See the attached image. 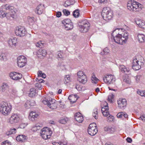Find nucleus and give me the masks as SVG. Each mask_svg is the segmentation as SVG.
<instances>
[{
    "instance_id": "1",
    "label": "nucleus",
    "mask_w": 145,
    "mask_h": 145,
    "mask_svg": "<svg viewBox=\"0 0 145 145\" xmlns=\"http://www.w3.org/2000/svg\"><path fill=\"white\" fill-rule=\"evenodd\" d=\"M114 41L118 44H123L125 43L128 39V33L122 29H118L112 33Z\"/></svg>"
},
{
    "instance_id": "2",
    "label": "nucleus",
    "mask_w": 145,
    "mask_h": 145,
    "mask_svg": "<svg viewBox=\"0 0 145 145\" xmlns=\"http://www.w3.org/2000/svg\"><path fill=\"white\" fill-rule=\"evenodd\" d=\"M127 7L129 10L135 12L139 11L140 8L143 7L142 5L134 0L129 1L127 4Z\"/></svg>"
},
{
    "instance_id": "3",
    "label": "nucleus",
    "mask_w": 145,
    "mask_h": 145,
    "mask_svg": "<svg viewBox=\"0 0 145 145\" xmlns=\"http://www.w3.org/2000/svg\"><path fill=\"white\" fill-rule=\"evenodd\" d=\"M12 108L10 103H3L0 106V112L4 116H7L10 114Z\"/></svg>"
},
{
    "instance_id": "4",
    "label": "nucleus",
    "mask_w": 145,
    "mask_h": 145,
    "mask_svg": "<svg viewBox=\"0 0 145 145\" xmlns=\"http://www.w3.org/2000/svg\"><path fill=\"white\" fill-rule=\"evenodd\" d=\"M101 111L103 115L104 116L107 117V121L108 122L112 121H114V118L113 116L109 115V113L108 111V104L106 102L104 101L101 104Z\"/></svg>"
},
{
    "instance_id": "5",
    "label": "nucleus",
    "mask_w": 145,
    "mask_h": 145,
    "mask_svg": "<svg viewBox=\"0 0 145 145\" xmlns=\"http://www.w3.org/2000/svg\"><path fill=\"white\" fill-rule=\"evenodd\" d=\"M144 61V58L141 56L134 59L132 63L133 69L135 71L139 70L141 68V66L143 65Z\"/></svg>"
},
{
    "instance_id": "6",
    "label": "nucleus",
    "mask_w": 145,
    "mask_h": 145,
    "mask_svg": "<svg viewBox=\"0 0 145 145\" xmlns=\"http://www.w3.org/2000/svg\"><path fill=\"white\" fill-rule=\"evenodd\" d=\"M42 102L44 104L47 105L52 109H55L57 107V104L56 101L51 97H47L45 98Z\"/></svg>"
},
{
    "instance_id": "7",
    "label": "nucleus",
    "mask_w": 145,
    "mask_h": 145,
    "mask_svg": "<svg viewBox=\"0 0 145 145\" xmlns=\"http://www.w3.org/2000/svg\"><path fill=\"white\" fill-rule=\"evenodd\" d=\"M102 15L104 20L108 21L112 18L113 12L110 8L105 7L103 10Z\"/></svg>"
},
{
    "instance_id": "8",
    "label": "nucleus",
    "mask_w": 145,
    "mask_h": 145,
    "mask_svg": "<svg viewBox=\"0 0 145 145\" xmlns=\"http://www.w3.org/2000/svg\"><path fill=\"white\" fill-rule=\"evenodd\" d=\"M40 133L41 137L45 140H46L50 138L52 131L50 128L45 127L41 129Z\"/></svg>"
},
{
    "instance_id": "9",
    "label": "nucleus",
    "mask_w": 145,
    "mask_h": 145,
    "mask_svg": "<svg viewBox=\"0 0 145 145\" xmlns=\"http://www.w3.org/2000/svg\"><path fill=\"white\" fill-rule=\"evenodd\" d=\"M104 82L108 84H114L116 81V79L114 76L110 74L105 75L103 77Z\"/></svg>"
},
{
    "instance_id": "10",
    "label": "nucleus",
    "mask_w": 145,
    "mask_h": 145,
    "mask_svg": "<svg viewBox=\"0 0 145 145\" xmlns=\"http://www.w3.org/2000/svg\"><path fill=\"white\" fill-rule=\"evenodd\" d=\"M19 116L16 114H12L7 120V122L11 125L18 123L20 121Z\"/></svg>"
},
{
    "instance_id": "11",
    "label": "nucleus",
    "mask_w": 145,
    "mask_h": 145,
    "mask_svg": "<svg viewBox=\"0 0 145 145\" xmlns=\"http://www.w3.org/2000/svg\"><path fill=\"white\" fill-rule=\"evenodd\" d=\"M64 25L65 29L66 30H71L73 28V25L71 20L69 19H65L62 21Z\"/></svg>"
},
{
    "instance_id": "12",
    "label": "nucleus",
    "mask_w": 145,
    "mask_h": 145,
    "mask_svg": "<svg viewBox=\"0 0 145 145\" xmlns=\"http://www.w3.org/2000/svg\"><path fill=\"white\" fill-rule=\"evenodd\" d=\"M96 127L97 125L95 123H93L90 124L88 129V134L91 136L95 135L97 132Z\"/></svg>"
},
{
    "instance_id": "13",
    "label": "nucleus",
    "mask_w": 145,
    "mask_h": 145,
    "mask_svg": "<svg viewBox=\"0 0 145 145\" xmlns=\"http://www.w3.org/2000/svg\"><path fill=\"white\" fill-rule=\"evenodd\" d=\"M17 63L18 67H23L26 64V58L23 56H20L17 58Z\"/></svg>"
},
{
    "instance_id": "14",
    "label": "nucleus",
    "mask_w": 145,
    "mask_h": 145,
    "mask_svg": "<svg viewBox=\"0 0 145 145\" xmlns=\"http://www.w3.org/2000/svg\"><path fill=\"white\" fill-rule=\"evenodd\" d=\"M26 33V30L24 27L19 26L16 27L15 33L17 35L20 37H23Z\"/></svg>"
},
{
    "instance_id": "15",
    "label": "nucleus",
    "mask_w": 145,
    "mask_h": 145,
    "mask_svg": "<svg viewBox=\"0 0 145 145\" xmlns=\"http://www.w3.org/2000/svg\"><path fill=\"white\" fill-rule=\"evenodd\" d=\"M89 24L87 21H82V24L80 26V31L83 33L87 32L89 30Z\"/></svg>"
},
{
    "instance_id": "16",
    "label": "nucleus",
    "mask_w": 145,
    "mask_h": 145,
    "mask_svg": "<svg viewBox=\"0 0 145 145\" xmlns=\"http://www.w3.org/2000/svg\"><path fill=\"white\" fill-rule=\"evenodd\" d=\"M9 76L12 79L15 80L20 79L22 78L21 74L16 72H12L10 73Z\"/></svg>"
},
{
    "instance_id": "17",
    "label": "nucleus",
    "mask_w": 145,
    "mask_h": 145,
    "mask_svg": "<svg viewBox=\"0 0 145 145\" xmlns=\"http://www.w3.org/2000/svg\"><path fill=\"white\" fill-rule=\"evenodd\" d=\"M47 54L46 50L44 49H40L38 50L36 53L38 57L40 58H43Z\"/></svg>"
},
{
    "instance_id": "18",
    "label": "nucleus",
    "mask_w": 145,
    "mask_h": 145,
    "mask_svg": "<svg viewBox=\"0 0 145 145\" xmlns=\"http://www.w3.org/2000/svg\"><path fill=\"white\" fill-rule=\"evenodd\" d=\"M118 107L121 109H123L127 105V101L125 99H120L117 101Z\"/></svg>"
},
{
    "instance_id": "19",
    "label": "nucleus",
    "mask_w": 145,
    "mask_h": 145,
    "mask_svg": "<svg viewBox=\"0 0 145 145\" xmlns=\"http://www.w3.org/2000/svg\"><path fill=\"white\" fill-rule=\"evenodd\" d=\"M17 43V39L16 38H10L8 41V44L12 47H16Z\"/></svg>"
},
{
    "instance_id": "20",
    "label": "nucleus",
    "mask_w": 145,
    "mask_h": 145,
    "mask_svg": "<svg viewBox=\"0 0 145 145\" xmlns=\"http://www.w3.org/2000/svg\"><path fill=\"white\" fill-rule=\"evenodd\" d=\"M44 9V5H40L36 7L35 12L36 13L40 15L43 12Z\"/></svg>"
},
{
    "instance_id": "21",
    "label": "nucleus",
    "mask_w": 145,
    "mask_h": 145,
    "mask_svg": "<svg viewBox=\"0 0 145 145\" xmlns=\"http://www.w3.org/2000/svg\"><path fill=\"white\" fill-rule=\"evenodd\" d=\"M75 119L77 121L81 123L84 120V118L82 114L80 112L76 113L75 115Z\"/></svg>"
},
{
    "instance_id": "22",
    "label": "nucleus",
    "mask_w": 145,
    "mask_h": 145,
    "mask_svg": "<svg viewBox=\"0 0 145 145\" xmlns=\"http://www.w3.org/2000/svg\"><path fill=\"white\" fill-rule=\"evenodd\" d=\"M15 13H13V12H9L6 13V17L8 20L10 19L11 17L13 19H15L16 18V15L15 12L14 11Z\"/></svg>"
},
{
    "instance_id": "23",
    "label": "nucleus",
    "mask_w": 145,
    "mask_h": 145,
    "mask_svg": "<svg viewBox=\"0 0 145 145\" xmlns=\"http://www.w3.org/2000/svg\"><path fill=\"white\" fill-rule=\"evenodd\" d=\"M39 116V114L35 112H31L29 115V118L32 121H34L35 118H37Z\"/></svg>"
},
{
    "instance_id": "24",
    "label": "nucleus",
    "mask_w": 145,
    "mask_h": 145,
    "mask_svg": "<svg viewBox=\"0 0 145 145\" xmlns=\"http://www.w3.org/2000/svg\"><path fill=\"white\" fill-rule=\"evenodd\" d=\"M138 26L142 28H145V23L144 22L141 20H137L135 21Z\"/></svg>"
},
{
    "instance_id": "25",
    "label": "nucleus",
    "mask_w": 145,
    "mask_h": 145,
    "mask_svg": "<svg viewBox=\"0 0 145 145\" xmlns=\"http://www.w3.org/2000/svg\"><path fill=\"white\" fill-rule=\"evenodd\" d=\"M104 130L105 131L113 133L116 131V128L115 127L108 126L105 127Z\"/></svg>"
},
{
    "instance_id": "26",
    "label": "nucleus",
    "mask_w": 145,
    "mask_h": 145,
    "mask_svg": "<svg viewBox=\"0 0 145 145\" xmlns=\"http://www.w3.org/2000/svg\"><path fill=\"white\" fill-rule=\"evenodd\" d=\"M137 39L140 43L144 42L145 40V35L142 34H138L137 35Z\"/></svg>"
},
{
    "instance_id": "27",
    "label": "nucleus",
    "mask_w": 145,
    "mask_h": 145,
    "mask_svg": "<svg viewBox=\"0 0 145 145\" xmlns=\"http://www.w3.org/2000/svg\"><path fill=\"white\" fill-rule=\"evenodd\" d=\"M16 133V129L15 128H11L10 130L6 132L5 135L6 136H9L12 134H15Z\"/></svg>"
},
{
    "instance_id": "28",
    "label": "nucleus",
    "mask_w": 145,
    "mask_h": 145,
    "mask_svg": "<svg viewBox=\"0 0 145 145\" xmlns=\"http://www.w3.org/2000/svg\"><path fill=\"white\" fill-rule=\"evenodd\" d=\"M120 68L121 71L124 73H127L130 71L129 68L123 65H120Z\"/></svg>"
},
{
    "instance_id": "29",
    "label": "nucleus",
    "mask_w": 145,
    "mask_h": 145,
    "mask_svg": "<svg viewBox=\"0 0 145 145\" xmlns=\"http://www.w3.org/2000/svg\"><path fill=\"white\" fill-rule=\"evenodd\" d=\"M69 99L71 103H73L76 102L78 97L76 95H72L69 96Z\"/></svg>"
},
{
    "instance_id": "30",
    "label": "nucleus",
    "mask_w": 145,
    "mask_h": 145,
    "mask_svg": "<svg viewBox=\"0 0 145 145\" xmlns=\"http://www.w3.org/2000/svg\"><path fill=\"white\" fill-rule=\"evenodd\" d=\"M26 139V137L23 135H19L16 138V140L18 142H22Z\"/></svg>"
},
{
    "instance_id": "31",
    "label": "nucleus",
    "mask_w": 145,
    "mask_h": 145,
    "mask_svg": "<svg viewBox=\"0 0 145 145\" xmlns=\"http://www.w3.org/2000/svg\"><path fill=\"white\" fill-rule=\"evenodd\" d=\"M36 94V92L35 89L33 88H31L29 93V97H33L35 96Z\"/></svg>"
},
{
    "instance_id": "32",
    "label": "nucleus",
    "mask_w": 145,
    "mask_h": 145,
    "mask_svg": "<svg viewBox=\"0 0 145 145\" xmlns=\"http://www.w3.org/2000/svg\"><path fill=\"white\" fill-rule=\"evenodd\" d=\"M78 80L80 82L83 84H84L86 83L87 81V76L86 75L85 76V77L84 76L80 78H78Z\"/></svg>"
},
{
    "instance_id": "33",
    "label": "nucleus",
    "mask_w": 145,
    "mask_h": 145,
    "mask_svg": "<svg viewBox=\"0 0 145 145\" xmlns=\"http://www.w3.org/2000/svg\"><path fill=\"white\" fill-rule=\"evenodd\" d=\"M8 87V85L7 84L3 83L0 88V90L1 91H4Z\"/></svg>"
},
{
    "instance_id": "34",
    "label": "nucleus",
    "mask_w": 145,
    "mask_h": 145,
    "mask_svg": "<svg viewBox=\"0 0 145 145\" xmlns=\"http://www.w3.org/2000/svg\"><path fill=\"white\" fill-rule=\"evenodd\" d=\"M117 116L118 118H122L123 117L127 118L128 117V115L122 112L118 113Z\"/></svg>"
},
{
    "instance_id": "35",
    "label": "nucleus",
    "mask_w": 145,
    "mask_h": 145,
    "mask_svg": "<svg viewBox=\"0 0 145 145\" xmlns=\"http://www.w3.org/2000/svg\"><path fill=\"white\" fill-rule=\"evenodd\" d=\"M3 7L6 10H13L14 8V7L13 6L7 4H5Z\"/></svg>"
},
{
    "instance_id": "36",
    "label": "nucleus",
    "mask_w": 145,
    "mask_h": 145,
    "mask_svg": "<svg viewBox=\"0 0 145 145\" xmlns=\"http://www.w3.org/2000/svg\"><path fill=\"white\" fill-rule=\"evenodd\" d=\"M123 81L129 84L131 83V80L129 77L127 75H125Z\"/></svg>"
},
{
    "instance_id": "37",
    "label": "nucleus",
    "mask_w": 145,
    "mask_h": 145,
    "mask_svg": "<svg viewBox=\"0 0 145 145\" xmlns=\"http://www.w3.org/2000/svg\"><path fill=\"white\" fill-rule=\"evenodd\" d=\"M98 80V79L96 78L95 74L92 75L91 78V80L93 83L96 84Z\"/></svg>"
},
{
    "instance_id": "38",
    "label": "nucleus",
    "mask_w": 145,
    "mask_h": 145,
    "mask_svg": "<svg viewBox=\"0 0 145 145\" xmlns=\"http://www.w3.org/2000/svg\"><path fill=\"white\" fill-rule=\"evenodd\" d=\"M78 78H80L83 76L85 77L86 75L85 72L82 71H79L77 72Z\"/></svg>"
},
{
    "instance_id": "39",
    "label": "nucleus",
    "mask_w": 145,
    "mask_h": 145,
    "mask_svg": "<svg viewBox=\"0 0 145 145\" xmlns=\"http://www.w3.org/2000/svg\"><path fill=\"white\" fill-rule=\"evenodd\" d=\"M137 93L142 97H145V90H138L137 91Z\"/></svg>"
},
{
    "instance_id": "40",
    "label": "nucleus",
    "mask_w": 145,
    "mask_h": 145,
    "mask_svg": "<svg viewBox=\"0 0 145 145\" xmlns=\"http://www.w3.org/2000/svg\"><path fill=\"white\" fill-rule=\"evenodd\" d=\"M75 88L79 91L84 90L85 89L84 87L79 84L76 85L75 87Z\"/></svg>"
},
{
    "instance_id": "41",
    "label": "nucleus",
    "mask_w": 145,
    "mask_h": 145,
    "mask_svg": "<svg viewBox=\"0 0 145 145\" xmlns=\"http://www.w3.org/2000/svg\"><path fill=\"white\" fill-rule=\"evenodd\" d=\"M38 77H41L43 78H45L46 77V75L44 73H42L41 71H39L37 73Z\"/></svg>"
},
{
    "instance_id": "42",
    "label": "nucleus",
    "mask_w": 145,
    "mask_h": 145,
    "mask_svg": "<svg viewBox=\"0 0 145 145\" xmlns=\"http://www.w3.org/2000/svg\"><path fill=\"white\" fill-rule=\"evenodd\" d=\"M44 44V42L43 41H39L36 43V45L37 47H41L43 46Z\"/></svg>"
},
{
    "instance_id": "43",
    "label": "nucleus",
    "mask_w": 145,
    "mask_h": 145,
    "mask_svg": "<svg viewBox=\"0 0 145 145\" xmlns=\"http://www.w3.org/2000/svg\"><path fill=\"white\" fill-rule=\"evenodd\" d=\"M52 144L54 145H66L67 143L66 142H52Z\"/></svg>"
},
{
    "instance_id": "44",
    "label": "nucleus",
    "mask_w": 145,
    "mask_h": 145,
    "mask_svg": "<svg viewBox=\"0 0 145 145\" xmlns=\"http://www.w3.org/2000/svg\"><path fill=\"white\" fill-rule=\"evenodd\" d=\"M79 15V11L77 9L73 12V15L74 17L77 18L78 17Z\"/></svg>"
},
{
    "instance_id": "45",
    "label": "nucleus",
    "mask_w": 145,
    "mask_h": 145,
    "mask_svg": "<svg viewBox=\"0 0 145 145\" xmlns=\"http://www.w3.org/2000/svg\"><path fill=\"white\" fill-rule=\"evenodd\" d=\"M65 82L66 83L69 82L71 81V78L69 75H66L65 77Z\"/></svg>"
},
{
    "instance_id": "46",
    "label": "nucleus",
    "mask_w": 145,
    "mask_h": 145,
    "mask_svg": "<svg viewBox=\"0 0 145 145\" xmlns=\"http://www.w3.org/2000/svg\"><path fill=\"white\" fill-rule=\"evenodd\" d=\"M27 18L28 22L29 24L33 23L34 22V18L33 17L28 16Z\"/></svg>"
},
{
    "instance_id": "47",
    "label": "nucleus",
    "mask_w": 145,
    "mask_h": 145,
    "mask_svg": "<svg viewBox=\"0 0 145 145\" xmlns=\"http://www.w3.org/2000/svg\"><path fill=\"white\" fill-rule=\"evenodd\" d=\"M0 58L1 60H6L7 59L6 55L4 53H2L0 54Z\"/></svg>"
},
{
    "instance_id": "48",
    "label": "nucleus",
    "mask_w": 145,
    "mask_h": 145,
    "mask_svg": "<svg viewBox=\"0 0 145 145\" xmlns=\"http://www.w3.org/2000/svg\"><path fill=\"white\" fill-rule=\"evenodd\" d=\"M141 78V75H137L135 77V82L137 83H138L140 81V79Z\"/></svg>"
},
{
    "instance_id": "49",
    "label": "nucleus",
    "mask_w": 145,
    "mask_h": 145,
    "mask_svg": "<svg viewBox=\"0 0 145 145\" xmlns=\"http://www.w3.org/2000/svg\"><path fill=\"white\" fill-rule=\"evenodd\" d=\"M35 87L36 89L39 90L41 89L42 88V85L40 83H36L35 84Z\"/></svg>"
},
{
    "instance_id": "50",
    "label": "nucleus",
    "mask_w": 145,
    "mask_h": 145,
    "mask_svg": "<svg viewBox=\"0 0 145 145\" xmlns=\"http://www.w3.org/2000/svg\"><path fill=\"white\" fill-rule=\"evenodd\" d=\"M103 52L104 54L107 55L109 54L110 52V50L108 48L106 47L103 49Z\"/></svg>"
},
{
    "instance_id": "51",
    "label": "nucleus",
    "mask_w": 145,
    "mask_h": 145,
    "mask_svg": "<svg viewBox=\"0 0 145 145\" xmlns=\"http://www.w3.org/2000/svg\"><path fill=\"white\" fill-rule=\"evenodd\" d=\"M40 127L38 124H36L35 126L33 127L32 129L33 131H36L39 130L40 129Z\"/></svg>"
},
{
    "instance_id": "52",
    "label": "nucleus",
    "mask_w": 145,
    "mask_h": 145,
    "mask_svg": "<svg viewBox=\"0 0 145 145\" xmlns=\"http://www.w3.org/2000/svg\"><path fill=\"white\" fill-rule=\"evenodd\" d=\"M6 17V13L3 10L0 11V18H3Z\"/></svg>"
},
{
    "instance_id": "53",
    "label": "nucleus",
    "mask_w": 145,
    "mask_h": 145,
    "mask_svg": "<svg viewBox=\"0 0 145 145\" xmlns=\"http://www.w3.org/2000/svg\"><path fill=\"white\" fill-rule=\"evenodd\" d=\"M29 103V106H34L35 105V102L33 100L28 101V102L27 103Z\"/></svg>"
},
{
    "instance_id": "54",
    "label": "nucleus",
    "mask_w": 145,
    "mask_h": 145,
    "mask_svg": "<svg viewBox=\"0 0 145 145\" xmlns=\"http://www.w3.org/2000/svg\"><path fill=\"white\" fill-rule=\"evenodd\" d=\"M93 116L95 119H97L98 117V112L96 110L94 111L93 113Z\"/></svg>"
},
{
    "instance_id": "55",
    "label": "nucleus",
    "mask_w": 145,
    "mask_h": 145,
    "mask_svg": "<svg viewBox=\"0 0 145 145\" xmlns=\"http://www.w3.org/2000/svg\"><path fill=\"white\" fill-rule=\"evenodd\" d=\"M57 58L58 59L62 58L63 57V54L61 52H59L57 54Z\"/></svg>"
},
{
    "instance_id": "56",
    "label": "nucleus",
    "mask_w": 145,
    "mask_h": 145,
    "mask_svg": "<svg viewBox=\"0 0 145 145\" xmlns=\"http://www.w3.org/2000/svg\"><path fill=\"white\" fill-rule=\"evenodd\" d=\"M67 121L68 119L66 118L61 119L60 120L59 122L62 124H65L67 123Z\"/></svg>"
},
{
    "instance_id": "57",
    "label": "nucleus",
    "mask_w": 145,
    "mask_h": 145,
    "mask_svg": "<svg viewBox=\"0 0 145 145\" xmlns=\"http://www.w3.org/2000/svg\"><path fill=\"white\" fill-rule=\"evenodd\" d=\"M27 125V124L26 123H22L20 125V127L21 129H24L25 128Z\"/></svg>"
},
{
    "instance_id": "58",
    "label": "nucleus",
    "mask_w": 145,
    "mask_h": 145,
    "mask_svg": "<svg viewBox=\"0 0 145 145\" xmlns=\"http://www.w3.org/2000/svg\"><path fill=\"white\" fill-rule=\"evenodd\" d=\"M63 12L64 15L66 16H68L70 14V12L69 10L66 9L63 10Z\"/></svg>"
},
{
    "instance_id": "59",
    "label": "nucleus",
    "mask_w": 145,
    "mask_h": 145,
    "mask_svg": "<svg viewBox=\"0 0 145 145\" xmlns=\"http://www.w3.org/2000/svg\"><path fill=\"white\" fill-rule=\"evenodd\" d=\"M10 142L7 140L4 141L1 144V145H10Z\"/></svg>"
},
{
    "instance_id": "60",
    "label": "nucleus",
    "mask_w": 145,
    "mask_h": 145,
    "mask_svg": "<svg viewBox=\"0 0 145 145\" xmlns=\"http://www.w3.org/2000/svg\"><path fill=\"white\" fill-rule=\"evenodd\" d=\"M35 80L37 82H38V83H42L44 82V80H43L40 78H39V77H38V78H37L35 79Z\"/></svg>"
},
{
    "instance_id": "61",
    "label": "nucleus",
    "mask_w": 145,
    "mask_h": 145,
    "mask_svg": "<svg viewBox=\"0 0 145 145\" xmlns=\"http://www.w3.org/2000/svg\"><path fill=\"white\" fill-rule=\"evenodd\" d=\"M114 97V95L112 94L108 96V100L110 102H111L112 101V99Z\"/></svg>"
},
{
    "instance_id": "62",
    "label": "nucleus",
    "mask_w": 145,
    "mask_h": 145,
    "mask_svg": "<svg viewBox=\"0 0 145 145\" xmlns=\"http://www.w3.org/2000/svg\"><path fill=\"white\" fill-rule=\"evenodd\" d=\"M139 119L143 121H145V115L144 114L141 115L139 118Z\"/></svg>"
},
{
    "instance_id": "63",
    "label": "nucleus",
    "mask_w": 145,
    "mask_h": 145,
    "mask_svg": "<svg viewBox=\"0 0 145 145\" xmlns=\"http://www.w3.org/2000/svg\"><path fill=\"white\" fill-rule=\"evenodd\" d=\"M56 16L57 17L59 18L61 16V13L60 12L58 11L56 12Z\"/></svg>"
},
{
    "instance_id": "64",
    "label": "nucleus",
    "mask_w": 145,
    "mask_h": 145,
    "mask_svg": "<svg viewBox=\"0 0 145 145\" xmlns=\"http://www.w3.org/2000/svg\"><path fill=\"white\" fill-rule=\"evenodd\" d=\"M126 140L127 142L129 143H131L132 141L131 139L129 137L127 138L126 139Z\"/></svg>"
}]
</instances>
